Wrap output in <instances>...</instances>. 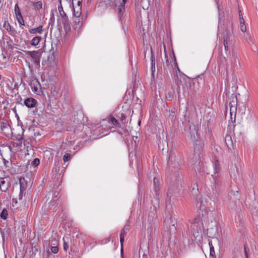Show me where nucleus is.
Segmentation results:
<instances>
[{
    "label": "nucleus",
    "mask_w": 258,
    "mask_h": 258,
    "mask_svg": "<svg viewBox=\"0 0 258 258\" xmlns=\"http://www.w3.org/2000/svg\"><path fill=\"white\" fill-rule=\"evenodd\" d=\"M232 21L230 19H227L223 21V24H222L221 20L219 19L218 30L219 32L222 33L223 44L226 51L229 49V47L232 44Z\"/></svg>",
    "instance_id": "obj_1"
},
{
    "label": "nucleus",
    "mask_w": 258,
    "mask_h": 258,
    "mask_svg": "<svg viewBox=\"0 0 258 258\" xmlns=\"http://www.w3.org/2000/svg\"><path fill=\"white\" fill-rule=\"evenodd\" d=\"M190 139L194 143V147L192 160L195 162V165L197 166L201 163L204 143L200 140V137L196 127L190 128Z\"/></svg>",
    "instance_id": "obj_2"
},
{
    "label": "nucleus",
    "mask_w": 258,
    "mask_h": 258,
    "mask_svg": "<svg viewBox=\"0 0 258 258\" xmlns=\"http://www.w3.org/2000/svg\"><path fill=\"white\" fill-rule=\"evenodd\" d=\"M189 78L184 74H177L176 79L175 80V84L177 86V91L180 90L181 87L183 91H185L187 84H189Z\"/></svg>",
    "instance_id": "obj_3"
},
{
    "label": "nucleus",
    "mask_w": 258,
    "mask_h": 258,
    "mask_svg": "<svg viewBox=\"0 0 258 258\" xmlns=\"http://www.w3.org/2000/svg\"><path fill=\"white\" fill-rule=\"evenodd\" d=\"M202 222L199 217L196 218L191 225V232L195 238L199 237L202 233Z\"/></svg>",
    "instance_id": "obj_4"
},
{
    "label": "nucleus",
    "mask_w": 258,
    "mask_h": 258,
    "mask_svg": "<svg viewBox=\"0 0 258 258\" xmlns=\"http://www.w3.org/2000/svg\"><path fill=\"white\" fill-rule=\"evenodd\" d=\"M241 119L244 125L246 126H250L255 121L254 117L250 111L241 116Z\"/></svg>",
    "instance_id": "obj_5"
},
{
    "label": "nucleus",
    "mask_w": 258,
    "mask_h": 258,
    "mask_svg": "<svg viewBox=\"0 0 258 258\" xmlns=\"http://www.w3.org/2000/svg\"><path fill=\"white\" fill-rule=\"evenodd\" d=\"M231 100L229 102L230 114L232 115L233 113L234 115H235L237 113V99L236 96L232 94L231 97Z\"/></svg>",
    "instance_id": "obj_6"
},
{
    "label": "nucleus",
    "mask_w": 258,
    "mask_h": 258,
    "mask_svg": "<svg viewBox=\"0 0 258 258\" xmlns=\"http://www.w3.org/2000/svg\"><path fill=\"white\" fill-rule=\"evenodd\" d=\"M28 54L31 56L32 60L35 63L36 66H40V59L41 57V53L39 51H28Z\"/></svg>",
    "instance_id": "obj_7"
},
{
    "label": "nucleus",
    "mask_w": 258,
    "mask_h": 258,
    "mask_svg": "<svg viewBox=\"0 0 258 258\" xmlns=\"http://www.w3.org/2000/svg\"><path fill=\"white\" fill-rule=\"evenodd\" d=\"M10 186V182L8 178H0V189L2 191L6 192Z\"/></svg>",
    "instance_id": "obj_8"
},
{
    "label": "nucleus",
    "mask_w": 258,
    "mask_h": 258,
    "mask_svg": "<svg viewBox=\"0 0 258 258\" xmlns=\"http://www.w3.org/2000/svg\"><path fill=\"white\" fill-rule=\"evenodd\" d=\"M241 202L239 199L234 202H231L229 205V208L232 212H237L240 210Z\"/></svg>",
    "instance_id": "obj_9"
},
{
    "label": "nucleus",
    "mask_w": 258,
    "mask_h": 258,
    "mask_svg": "<svg viewBox=\"0 0 258 258\" xmlns=\"http://www.w3.org/2000/svg\"><path fill=\"white\" fill-rule=\"evenodd\" d=\"M61 21L66 33H68L70 32L71 30V27L70 22L68 17L62 18Z\"/></svg>",
    "instance_id": "obj_10"
},
{
    "label": "nucleus",
    "mask_w": 258,
    "mask_h": 258,
    "mask_svg": "<svg viewBox=\"0 0 258 258\" xmlns=\"http://www.w3.org/2000/svg\"><path fill=\"white\" fill-rule=\"evenodd\" d=\"M20 186V193L19 195L20 199H22V195L23 191L26 189L27 187V183L25 178L21 177L19 179Z\"/></svg>",
    "instance_id": "obj_11"
},
{
    "label": "nucleus",
    "mask_w": 258,
    "mask_h": 258,
    "mask_svg": "<svg viewBox=\"0 0 258 258\" xmlns=\"http://www.w3.org/2000/svg\"><path fill=\"white\" fill-rule=\"evenodd\" d=\"M254 200L251 201L249 204V208L253 213L258 212V202L255 200L254 197H253Z\"/></svg>",
    "instance_id": "obj_12"
},
{
    "label": "nucleus",
    "mask_w": 258,
    "mask_h": 258,
    "mask_svg": "<svg viewBox=\"0 0 258 258\" xmlns=\"http://www.w3.org/2000/svg\"><path fill=\"white\" fill-rule=\"evenodd\" d=\"M220 170V164L217 160L216 161L214 165V174H212L214 179L218 177V173Z\"/></svg>",
    "instance_id": "obj_13"
},
{
    "label": "nucleus",
    "mask_w": 258,
    "mask_h": 258,
    "mask_svg": "<svg viewBox=\"0 0 258 258\" xmlns=\"http://www.w3.org/2000/svg\"><path fill=\"white\" fill-rule=\"evenodd\" d=\"M36 102L37 101L35 99L32 98H29L25 100L24 104L28 108H31L35 106Z\"/></svg>",
    "instance_id": "obj_14"
},
{
    "label": "nucleus",
    "mask_w": 258,
    "mask_h": 258,
    "mask_svg": "<svg viewBox=\"0 0 258 258\" xmlns=\"http://www.w3.org/2000/svg\"><path fill=\"white\" fill-rule=\"evenodd\" d=\"M230 175L231 177L234 178H237L239 175V171L236 166H233L231 167L230 171Z\"/></svg>",
    "instance_id": "obj_15"
},
{
    "label": "nucleus",
    "mask_w": 258,
    "mask_h": 258,
    "mask_svg": "<svg viewBox=\"0 0 258 258\" xmlns=\"http://www.w3.org/2000/svg\"><path fill=\"white\" fill-rule=\"evenodd\" d=\"M32 88L34 89L35 92H37L38 89H40V85L37 80H33L31 83Z\"/></svg>",
    "instance_id": "obj_16"
},
{
    "label": "nucleus",
    "mask_w": 258,
    "mask_h": 258,
    "mask_svg": "<svg viewBox=\"0 0 258 258\" xmlns=\"http://www.w3.org/2000/svg\"><path fill=\"white\" fill-rule=\"evenodd\" d=\"M127 0H122V3L118 5V8L117 9L118 10V13L119 14V15H122L124 11V5Z\"/></svg>",
    "instance_id": "obj_17"
},
{
    "label": "nucleus",
    "mask_w": 258,
    "mask_h": 258,
    "mask_svg": "<svg viewBox=\"0 0 258 258\" xmlns=\"http://www.w3.org/2000/svg\"><path fill=\"white\" fill-rule=\"evenodd\" d=\"M43 29H42V26H39L37 28H32L29 30V32L31 34H35V33H39L41 34L42 33Z\"/></svg>",
    "instance_id": "obj_18"
},
{
    "label": "nucleus",
    "mask_w": 258,
    "mask_h": 258,
    "mask_svg": "<svg viewBox=\"0 0 258 258\" xmlns=\"http://www.w3.org/2000/svg\"><path fill=\"white\" fill-rule=\"evenodd\" d=\"M3 27L5 28L8 32H9L11 34H12L14 32V30L12 29L8 21H5Z\"/></svg>",
    "instance_id": "obj_19"
},
{
    "label": "nucleus",
    "mask_w": 258,
    "mask_h": 258,
    "mask_svg": "<svg viewBox=\"0 0 258 258\" xmlns=\"http://www.w3.org/2000/svg\"><path fill=\"white\" fill-rule=\"evenodd\" d=\"M108 121L111 122L114 125H115L116 126H119L120 123L118 120L112 116H110L108 117Z\"/></svg>",
    "instance_id": "obj_20"
},
{
    "label": "nucleus",
    "mask_w": 258,
    "mask_h": 258,
    "mask_svg": "<svg viewBox=\"0 0 258 258\" xmlns=\"http://www.w3.org/2000/svg\"><path fill=\"white\" fill-rule=\"evenodd\" d=\"M165 223L169 226L172 225V226L174 227L175 226V223L171 216L166 218L165 220Z\"/></svg>",
    "instance_id": "obj_21"
},
{
    "label": "nucleus",
    "mask_w": 258,
    "mask_h": 258,
    "mask_svg": "<svg viewBox=\"0 0 258 258\" xmlns=\"http://www.w3.org/2000/svg\"><path fill=\"white\" fill-rule=\"evenodd\" d=\"M41 39V37L39 36H36L34 37L31 40V44L34 46L37 45L39 44Z\"/></svg>",
    "instance_id": "obj_22"
},
{
    "label": "nucleus",
    "mask_w": 258,
    "mask_h": 258,
    "mask_svg": "<svg viewBox=\"0 0 258 258\" xmlns=\"http://www.w3.org/2000/svg\"><path fill=\"white\" fill-rule=\"evenodd\" d=\"M246 110V105L245 104H243L242 106H239L238 108V113L240 114L241 115H245Z\"/></svg>",
    "instance_id": "obj_23"
},
{
    "label": "nucleus",
    "mask_w": 258,
    "mask_h": 258,
    "mask_svg": "<svg viewBox=\"0 0 258 258\" xmlns=\"http://www.w3.org/2000/svg\"><path fill=\"white\" fill-rule=\"evenodd\" d=\"M240 25V30L242 32H245L246 30V27L244 23V20L243 18H241Z\"/></svg>",
    "instance_id": "obj_24"
},
{
    "label": "nucleus",
    "mask_w": 258,
    "mask_h": 258,
    "mask_svg": "<svg viewBox=\"0 0 258 258\" xmlns=\"http://www.w3.org/2000/svg\"><path fill=\"white\" fill-rule=\"evenodd\" d=\"M69 239L68 237H67L66 238H65L64 237L63 238V248L65 251H67L69 248Z\"/></svg>",
    "instance_id": "obj_25"
},
{
    "label": "nucleus",
    "mask_w": 258,
    "mask_h": 258,
    "mask_svg": "<svg viewBox=\"0 0 258 258\" xmlns=\"http://www.w3.org/2000/svg\"><path fill=\"white\" fill-rule=\"evenodd\" d=\"M151 70H152V75L153 77H154V73L155 72V62L154 58L153 56L151 57Z\"/></svg>",
    "instance_id": "obj_26"
},
{
    "label": "nucleus",
    "mask_w": 258,
    "mask_h": 258,
    "mask_svg": "<svg viewBox=\"0 0 258 258\" xmlns=\"http://www.w3.org/2000/svg\"><path fill=\"white\" fill-rule=\"evenodd\" d=\"M125 235V232L124 231V230L123 229L121 231L120 233V241L121 243V247H122L123 242L124 241V237Z\"/></svg>",
    "instance_id": "obj_27"
},
{
    "label": "nucleus",
    "mask_w": 258,
    "mask_h": 258,
    "mask_svg": "<svg viewBox=\"0 0 258 258\" xmlns=\"http://www.w3.org/2000/svg\"><path fill=\"white\" fill-rule=\"evenodd\" d=\"M58 9L59 14L61 17V18L67 17L66 14L65 13V12H64V11L63 10V8H62L61 5H60L59 6H58Z\"/></svg>",
    "instance_id": "obj_28"
},
{
    "label": "nucleus",
    "mask_w": 258,
    "mask_h": 258,
    "mask_svg": "<svg viewBox=\"0 0 258 258\" xmlns=\"http://www.w3.org/2000/svg\"><path fill=\"white\" fill-rule=\"evenodd\" d=\"M17 20L21 25H24V21L23 20L22 14L16 16Z\"/></svg>",
    "instance_id": "obj_29"
},
{
    "label": "nucleus",
    "mask_w": 258,
    "mask_h": 258,
    "mask_svg": "<svg viewBox=\"0 0 258 258\" xmlns=\"http://www.w3.org/2000/svg\"><path fill=\"white\" fill-rule=\"evenodd\" d=\"M174 186L177 189H179L180 187H181L182 184L180 178L177 179L176 183H174Z\"/></svg>",
    "instance_id": "obj_30"
},
{
    "label": "nucleus",
    "mask_w": 258,
    "mask_h": 258,
    "mask_svg": "<svg viewBox=\"0 0 258 258\" xmlns=\"http://www.w3.org/2000/svg\"><path fill=\"white\" fill-rule=\"evenodd\" d=\"M8 216V211L6 209H4L1 214V217L3 219H6Z\"/></svg>",
    "instance_id": "obj_31"
},
{
    "label": "nucleus",
    "mask_w": 258,
    "mask_h": 258,
    "mask_svg": "<svg viewBox=\"0 0 258 258\" xmlns=\"http://www.w3.org/2000/svg\"><path fill=\"white\" fill-rule=\"evenodd\" d=\"M72 158L71 154L69 153H66L63 157V160L64 162H67L71 160Z\"/></svg>",
    "instance_id": "obj_32"
},
{
    "label": "nucleus",
    "mask_w": 258,
    "mask_h": 258,
    "mask_svg": "<svg viewBox=\"0 0 258 258\" xmlns=\"http://www.w3.org/2000/svg\"><path fill=\"white\" fill-rule=\"evenodd\" d=\"M14 11H15V14L16 16L19 15H21V11H20V8L19 7L18 4H16L15 6Z\"/></svg>",
    "instance_id": "obj_33"
},
{
    "label": "nucleus",
    "mask_w": 258,
    "mask_h": 258,
    "mask_svg": "<svg viewBox=\"0 0 258 258\" xmlns=\"http://www.w3.org/2000/svg\"><path fill=\"white\" fill-rule=\"evenodd\" d=\"M34 6L37 10H39L42 8V5L41 2H37L34 3Z\"/></svg>",
    "instance_id": "obj_34"
},
{
    "label": "nucleus",
    "mask_w": 258,
    "mask_h": 258,
    "mask_svg": "<svg viewBox=\"0 0 258 258\" xmlns=\"http://www.w3.org/2000/svg\"><path fill=\"white\" fill-rule=\"evenodd\" d=\"M40 160L38 158H35L31 163V165L34 167H36L39 165Z\"/></svg>",
    "instance_id": "obj_35"
},
{
    "label": "nucleus",
    "mask_w": 258,
    "mask_h": 258,
    "mask_svg": "<svg viewBox=\"0 0 258 258\" xmlns=\"http://www.w3.org/2000/svg\"><path fill=\"white\" fill-rule=\"evenodd\" d=\"M210 258H216L214 247L210 248Z\"/></svg>",
    "instance_id": "obj_36"
},
{
    "label": "nucleus",
    "mask_w": 258,
    "mask_h": 258,
    "mask_svg": "<svg viewBox=\"0 0 258 258\" xmlns=\"http://www.w3.org/2000/svg\"><path fill=\"white\" fill-rule=\"evenodd\" d=\"M174 94L173 92H168L166 95V99L168 100H171L173 98Z\"/></svg>",
    "instance_id": "obj_37"
},
{
    "label": "nucleus",
    "mask_w": 258,
    "mask_h": 258,
    "mask_svg": "<svg viewBox=\"0 0 258 258\" xmlns=\"http://www.w3.org/2000/svg\"><path fill=\"white\" fill-rule=\"evenodd\" d=\"M7 125L8 124L7 122L5 121L1 122L0 123L1 129L2 130H5L7 127Z\"/></svg>",
    "instance_id": "obj_38"
},
{
    "label": "nucleus",
    "mask_w": 258,
    "mask_h": 258,
    "mask_svg": "<svg viewBox=\"0 0 258 258\" xmlns=\"http://www.w3.org/2000/svg\"><path fill=\"white\" fill-rule=\"evenodd\" d=\"M212 194L216 195L217 193V190L216 189V181H215V183L214 185L212 187Z\"/></svg>",
    "instance_id": "obj_39"
},
{
    "label": "nucleus",
    "mask_w": 258,
    "mask_h": 258,
    "mask_svg": "<svg viewBox=\"0 0 258 258\" xmlns=\"http://www.w3.org/2000/svg\"><path fill=\"white\" fill-rule=\"evenodd\" d=\"M231 142V138L230 136H226L225 137V143L228 146L229 144Z\"/></svg>",
    "instance_id": "obj_40"
},
{
    "label": "nucleus",
    "mask_w": 258,
    "mask_h": 258,
    "mask_svg": "<svg viewBox=\"0 0 258 258\" xmlns=\"http://www.w3.org/2000/svg\"><path fill=\"white\" fill-rule=\"evenodd\" d=\"M51 251L54 253H56L58 251V247L57 246H52L51 248Z\"/></svg>",
    "instance_id": "obj_41"
},
{
    "label": "nucleus",
    "mask_w": 258,
    "mask_h": 258,
    "mask_svg": "<svg viewBox=\"0 0 258 258\" xmlns=\"http://www.w3.org/2000/svg\"><path fill=\"white\" fill-rule=\"evenodd\" d=\"M245 37L246 40V41L248 42H252V38H251L250 36L248 34H246L245 35Z\"/></svg>",
    "instance_id": "obj_42"
},
{
    "label": "nucleus",
    "mask_w": 258,
    "mask_h": 258,
    "mask_svg": "<svg viewBox=\"0 0 258 258\" xmlns=\"http://www.w3.org/2000/svg\"><path fill=\"white\" fill-rule=\"evenodd\" d=\"M73 1V3H76L77 5L79 7H81V6H82V0H72Z\"/></svg>",
    "instance_id": "obj_43"
},
{
    "label": "nucleus",
    "mask_w": 258,
    "mask_h": 258,
    "mask_svg": "<svg viewBox=\"0 0 258 258\" xmlns=\"http://www.w3.org/2000/svg\"><path fill=\"white\" fill-rule=\"evenodd\" d=\"M122 0H114V4L115 6L118 7V5H120L122 3Z\"/></svg>",
    "instance_id": "obj_44"
},
{
    "label": "nucleus",
    "mask_w": 258,
    "mask_h": 258,
    "mask_svg": "<svg viewBox=\"0 0 258 258\" xmlns=\"http://www.w3.org/2000/svg\"><path fill=\"white\" fill-rule=\"evenodd\" d=\"M158 182V179L154 177V180H153V182H154V186H155V191L156 192L157 191V187H156V184Z\"/></svg>",
    "instance_id": "obj_45"
},
{
    "label": "nucleus",
    "mask_w": 258,
    "mask_h": 258,
    "mask_svg": "<svg viewBox=\"0 0 258 258\" xmlns=\"http://www.w3.org/2000/svg\"><path fill=\"white\" fill-rule=\"evenodd\" d=\"M126 118V116H125V115L123 113H121L120 114V119L123 121V120H124Z\"/></svg>",
    "instance_id": "obj_46"
},
{
    "label": "nucleus",
    "mask_w": 258,
    "mask_h": 258,
    "mask_svg": "<svg viewBox=\"0 0 258 258\" xmlns=\"http://www.w3.org/2000/svg\"><path fill=\"white\" fill-rule=\"evenodd\" d=\"M237 56H235V55H234V56H233L232 57V63H235V62H236V60H237Z\"/></svg>",
    "instance_id": "obj_47"
},
{
    "label": "nucleus",
    "mask_w": 258,
    "mask_h": 258,
    "mask_svg": "<svg viewBox=\"0 0 258 258\" xmlns=\"http://www.w3.org/2000/svg\"><path fill=\"white\" fill-rule=\"evenodd\" d=\"M239 22H240L241 18H243L242 14L241 13V11L239 10Z\"/></svg>",
    "instance_id": "obj_48"
},
{
    "label": "nucleus",
    "mask_w": 258,
    "mask_h": 258,
    "mask_svg": "<svg viewBox=\"0 0 258 258\" xmlns=\"http://www.w3.org/2000/svg\"><path fill=\"white\" fill-rule=\"evenodd\" d=\"M75 24H76L80 25V19H79V18H77V19L75 20Z\"/></svg>",
    "instance_id": "obj_49"
},
{
    "label": "nucleus",
    "mask_w": 258,
    "mask_h": 258,
    "mask_svg": "<svg viewBox=\"0 0 258 258\" xmlns=\"http://www.w3.org/2000/svg\"><path fill=\"white\" fill-rule=\"evenodd\" d=\"M174 64L175 65V66L176 67V68H177V71L179 72V74H181V73H180V70H179V68H178V66H177V62H176V60H175V61H174Z\"/></svg>",
    "instance_id": "obj_50"
},
{
    "label": "nucleus",
    "mask_w": 258,
    "mask_h": 258,
    "mask_svg": "<svg viewBox=\"0 0 258 258\" xmlns=\"http://www.w3.org/2000/svg\"><path fill=\"white\" fill-rule=\"evenodd\" d=\"M244 252H245V257L246 258H248V255H247V250H246V248L245 245H244Z\"/></svg>",
    "instance_id": "obj_51"
},
{
    "label": "nucleus",
    "mask_w": 258,
    "mask_h": 258,
    "mask_svg": "<svg viewBox=\"0 0 258 258\" xmlns=\"http://www.w3.org/2000/svg\"><path fill=\"white\" fill-rule=\"evenodd\" d=\"M209 246H210V248H212V247H214V246L213 245V244H212V242L211 240H209Z\"/></svg>",
    "instance_id": "obj_52"
},
{
    "label": "nucleus",
    "mask_w": 258,
    "mask_h": 258,
    "mask_svg": "<svg viewBox=\"0 0 258 258\" xmlns=\"http://www.w3.org/2000/svg\"><path fill=\"white\" fill-rule=\"evenodd\" d=\"M201 206H203L204 207H206V205H205L204 203V201L203 200H202V201H201Z\"/></svg>",
    "instance_id": "obj_53"
},
{
    "label": "nucleus",
    "mask_w": 258,
    "mask_h": 258,
    "mask_svg": "<svg viewBox=\"0 0 258 258\" xmlns=\"http://www.w3.org/2000/svg\"><path fill=\"white\" fill-rule=\"evenodd\" d=\"M172 157L169 158V161H168V164H170V162L172 161Z\"/></svg>",
    "instance_id": "obj_54"
},
{
    "label": "nucleus",
    "mask_w": 258,
    "mask_h": 258,
    "mask_svg": "<svg viewBox=\"0 0 258 258\" xmlns=\"http://www.w3.org/2000/svg\"><path fill=\"white\" fill-rule=\"evenodd\" d=\"M166 65H167V66H169V60H168V59H166Z\"/></svg>",
    "instance_id": "obj_55"
},
{
    "label": "nucleus",
    "mask_w": 258,
    "mask_h": 258,
    "mask_svg": "<svg viewBox=\"0 0 258 258\" xmlns=\"http://www.w3.org/2000/svg\"><path fill=\"white\" fill-rule=\"evenodd\" d=\"M58 194V193H57V195H55V194H54V196H55V197H57V195Z\"/></svg>",
    "instance_id": "obj_56"
},
{
    "label": "nucleus",
    "mask_w": 258,
    "mask_h": 258,
    "mask_svg": "<svg viewBox=\"0 0 258 258\" xmlns=\"http://www.w3.org/2000/svg\"><path fill=\"white\" fill-rule=\"evenodd\" d=\"M75 15L76 17H77L76 14H75ZM78 17H79V15L78 16Z\"/></svg>",
    "instance_id": "obj_57"
},
{
    "label": "nucleus",
    "mask_w": 258,
    "mask_h": 258,
    "mask_svg": "<svg viewBox=\"0 0 258 258\" xmlns=\"http://www.w3.org/2000/svg\"><path fill=\"white\" fill-rule=\"evenodd\" d=\"M165 57H166V58H167V55L166 54H165Z\"/></svg>",
    "instance_id": "obj_58"
},
{
    "label": "nucleus",
    "mask_w": 258,
    "mask_h": 258,
    "mask_svg": "<svg viewBox=\"0 0 258 258\" xmlns=\"http://www.w3.org/2000/svg\"><path fill=\"white\" fill-rule=\"evenodd\" d=\"M176 164L178 165H179L178 162H177V163H176Z\"/></svg>",
    "instance_id": "obj_59"
}]
</instances>
